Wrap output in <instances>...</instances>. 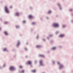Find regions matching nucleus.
Listing matches in <instances>:
<instances>
[{
	"label": "nucleus",
	"mask_w": 73,
	"mask_h": 73,
	"mask_svg": "<svg viewBox=\"0 0 73 73\" xmlns=\"http://www.w3.org/2000/svg\"><path fill=\"white\" fill-rule=\"evenodd\" d=\"M40 57H44V56L42 55H39Z\"/></svg>",
	"instance_id": "11"
},
{
	"label": "nucleus",
	"mask_w": 73,
	"mask_h": 73,
	"mask_svg": "<svg viewBox=\"0 0 73 73\" xmlns=\"http://www.w3.org/2000/svg\"><path fill=\"white\" fill-rule=\"evenodd\" d=\"M3 51H5L7 50V49L6 48H5L3 49Z\"/></svg>",
	"instance_id": "15"
},
{
	"label": "nucleus",
	"mask_w": 73,
	"mask_h": 73,
	"mask_svg": "<svg viewBox=\"0 0 73 73\" xmlns=\"http://www.w3.org/2000/svg\"><path fill=\"white\" fill-rule=\"evenodd\" d=\"M32 24H33V25H35L36 24V23H35V22H32Z\"/></svg>",
	"instance_id": "13"
},
{
	"label": "nucleus",
	"mask_w": 73,
	"mask_h": 73,
	"mask_svg": "<svg viewBox=\"0 0 73 73\" xmlns=\"http://www.w3.org/2000/svg\"><path fill=\"white\" fill-rule=\"evenodd\" d=\"M16 16H19V13H17L15 14Z\"/></svg>",
	"instance_id": "10"
},
{
	"label": "nucleus",
	"mask_w": 73,
	"mask_h": 73,
	"mask_svg": "<svg viewBox=\"0 0 73 73\" xmlns=\"http://www.w3.org/2000/svg\"><path fill=\"white\" fill-rule=\"evenodd\" d=\"M51 13V11H49L48 12V13Z\"/></svg>",
	"instance_id": "19"
},
{
	"label": "nucleus",
	"mask_w": 73,
	"mask_h": 73,
	"mask_svg": "<svg viewBox=\"0 0 73 73\" xmlns=\"http://www.w3.org/2000/svg\"><path fill=\"white\" fill-rule=\"evenodd\" d=\"M27 62L28 64H29L30 65L32 64V62L30 61H28Z\"/></svg>",
	"instance_id": "5"
},
{
	"label": "nucleus",
	"mask_w": 73,
	"mask_h": 73,
	"mask_svg": "<svg viewBox=\"0 0 73 73\" xmlns=\"http://www.w3.org/2000/svg\"><path fill=\"white\" fill-rule=\"evenodd\" d=\"M56 49V47H53L52 48V50H54V49Z\"/></svg>",
	"instance_id": "14"
},
{
	"label": "nucleus",
	"mask_w": 73,
	"mask_h": 73,
	"mask_svg": "<svg viewBox=\"0 0 73 73\" xmlns=\"http://www.w3.org/2000/svg\"><path fill=\"white\" fill-rule=\"evenodd\" d=\"M64 35L63 34H61L59 36L60 37H64Z\"/></svg>",
	"instance_id": "6"
},
{
	"label": "nucleus",
	"mask_w": 73,
	"mask_h": 73,
	"mask_svg": "<svg viewBox=\"0 0 73 73\" xmlns=\"http://www.w3.org/2000/svg\"><path fill=\"white\" fill-rule=\"evenodd\" d=\"M4 9L5 11L7 13H9V10L8 9L7 6H5Z\"/></svg>",
	"instance_id": "1"
},
{
	"label": "nucleus",
	"mask_w": 73,
	"mask_h": 73,
	"mask_svg": "<svg viewBox=\"0 0 73 73\" xmlns=\"http://www.w3.org/2000/svg\"><path fill=\"white\" fill-rule=\"evenodd\" d=\"M29 18H30V19H32L33 17V16L31 15H29Z\"/></svg>",
	"instance_id": "7"
},
{
	"label": "nucleus",
	"mask_w": 73,
	"mask_h": 73,
	"mask_svg": "<svg viewBox=\"0 0 73 73\" xmlns=\"http://www.w3.org/2000/svg\"><path fill=\"white\" fill-rule=\"evenodd\" d=\"M7 23H8L7 22H5V24H7Z\"/></svg>",
	"instance_id": "22"
},
{
	"label": "nucleus",
	"mask_w": 73,
	"mask_h": 73,
	"mask_svg": "<svg viewBox=\"0 0 73 73\" xmlns=\"http://www.w3.org/2000/svg\"><path fill=\"white\" fill-rule=\"evenodd\" d=\"M10 69L11 70H15V69L14 67L13 66H11L10 68Z\"/></svg>",
	"instance_id": "4"
},
{
	"label": "nucleus",
	"mask_w": 73,
	"mask_h": 73,
	"mask_svg": "<svg viewBox=\"0 0 73 73\" xmlns=\"http://www.w3.org/2000/svg\"><path fill=\"white\" fill-rule=\"evenodd\" d=\"M70 11H72V9H70Z\"/></svg>",
	"instance_id": "24"
},
{
	"label": "nucleus",
	"mask_w": 73,
	"mask_h": 73,
	"mask_svg": "<svg viewBox=\"0 0 73 73\" xmlns=\"http://www.w3.org/2000/svg\"><path fill=\"white\" fill-rule=\"evenodd\" d=\"M58 6H60V5H58Z\"/></svg>",
	"instance_id": "28"
},
{
	"label": "nucleus",
	"mask_w": 73,
	"mask_h": 73,
	"mask_svg": "<svg viewBox=\"0 0 73 73\" xmlns=\"http://www.w3.org/2000/svg\"><path fill=\"white\" fill-rule=\"evenodd\" d=\"M50 36L51 37V36H52V35H50Z\"/></svg>",
	"instance_id": "27"
},
{
	"label": "nucleus",
	"mask_w": 73,
	"mask_h": 73,
	"mask_svg": "<svg viewBox=\"0 0 73 73\" xmlns=\"http://www.w3.org/2000/svg\"><path fill=\"white\" fill-rule=\"evenodd\" d=\"M36 48H40L41 47V46L40 45H37L36 46Z\"/></svg>",
	"instance_id": "12"
},
{
	"label": "nucleus",
	"mask_w": 73,
	"mask_h": 73,
	"mask_svg": "<svg viewBox=\"0 0 73 73\" xmlns=\"http://www.w3.org/2000/svg\"><path fill=\"white\" fill-rule=\"evenodd\" d=\"M39 63L40 64V65H41V66H42L44 65V64H43V63H42V60H40V61Z\"/></svg>",
	"instance_id": "3"
},
{
	"label": "nucleus",
	"mask_w": 73,
	"mask_h": 73,
	"mask_svg": "<svg viewBox=\"0 0 73 73\" xmlns=\"http://www.w3.org/2000/svg\"><path fill=\"white\" fill-rule=\"evenodd\" d=\"M19 44H20V42H18V43H17V46H19Z\"/></svg>",
	"instance_id": "17"
},
{
	"label": "nucleus",
	"mask_w": 73,
	"mask_h": 73,
	"mask_svg": "<svg viewBox=\"0 0 73 73\" xmlns=\"http://www.w3.org/2000/svg\"><path fill=\"white\" fill-rule=\"evenodd\" d=\"M10 8H12V6H11V7H10Z\"/></svg>",
	"instance_id": "26"
},
{
	"label": "nucleus",
	"mask_w": 73,
	"mask_h": 73,
	"mask_svg": "<svg viewBox=\"0 0 73 73\" xmlns=\"http://www.w3.org/2000/svg\"><path fill=\"white\" fill-rule=\"evenodd\" d=\"M1 29V28L0 27V30Z\"/></svg>",
	"instance_id": "29"
},
{
	"label": "nucleus",
	"mask_w": 73,
	"mask_h": 73,
	"mask_svg": "<svg viewBox=\"0 0 73 73\" xmlns=\"http://www.w3.org/2000/svg\"><path fill=\"white\" fill-rule=\"evenodd\" d=\"M63 68V66L61 64H60V66L59 68L61 69V68Z\"/></svg>",
	"instance_id": "8"
},
{
	"label": "nucleus",
	"mask_w": 73,
	"mask_h": 73,
	"mask_svg": "<svg viewBox=\"0 0 73 73\" xmlns=\"http://www.w3.org/2000/svg\"><path fill=\"white\" fill-rule=\"evenodd\" d=\"M53 26L54 27H58V24L56 23H54L53 24Z\"/></svg>",
	"instance_id": "2"
},
{
	"label": "nucleus",
	"mask_w": 73,
	"mask_h": 73,
	"mask_svg": "<svg viewBox=\"0 0 73 73\" xmlns=\"http://www.w3.org/2000/svg\"><path fill=\"white\" fill-rule=\"evenodd\" d=\"M19 67L20 68H22V66H19Z\"/></svg>",
	"instance_id": "20"
},
{
	"label": "nucleus",
	"mask_w": 73,
	"mask_h": 73,
	"mask_svg": "<svg viewBox=\"0 0 73 73\" xmlns=\"http://www.w3.org/2000/svg\"><path fill=\"white\" fill-rule=\"evenodd\" d=\"M32 72H33L34 73V72H36V70H32Z\"/></svg>",
	"instance_id": "16"
},
{
	"label": "nucleus",
	"mask_w": 73,
	"mask_h": 73,
	"mask_svg": "<svg viewBox=\"0 0 73 73\" xmlns=\"http://www.w3.org/2000/svg\"><path fill=\"white\" fill-rule=\"evenodd\" d=\"M24 70H22L21 72V73H24Z\"/></svg>",
	"instance_id": "18"
},
{
	"label": "nucleus",
	"mask_w": 73,
	"mask_h": 73,
	"mask_svg": "<svg viewBox=\"0 0 73 73\" xmlns=\"http://www.w3.org/2000/svg\"><path fill=\"white\" fill-rule=\"evenodd\" d=\"M25 21H23V23H25Z\"/></svg>",
	"instance_id": "21"
},
{
	"label": "nucleus",
	"mask_w": 73,
	"mask_h": 73,
	"mask_svg": "<svg viewBox=\"0 0 73 73\" xmlns=\"http://www.w3.org/2000/svg\"><path fill=\"white\" fill-rule=\"evenodd\" d=\"M57 64L59 65L60 64V63L59 62H58Z\"/></svg>",
	"instance_id": "25"
},
{
	"label": "nucleus",
	"mask_w": 73,
	"mask_h": 73,
	"mask_svg": "<svg viewBox=\"0 0 73 73\" xmlns=\"http://www.w3.org/2000/svg\"><path fill=\"white\" fill-rule=\"evenodd\" d=\"M16 27L17 28H19V26H16Z\"/></svg>",
	"instance_id": "23"
},
{
	"label": "nucleus",
	"mask_w": 73,
	"mask_h": 73,
	"mask_svg": "<svg viewBox=\"0 0 73 73\" xmlns=\"http://www.w3.org/2000/svg\"><path fill=\"white\" fill-rule=\"evenodd\" d=\"M4 33L5 35H8V33H7V32L5 31Z\"/></svg>",
	"instance_id": "9"
}]
</instances>
